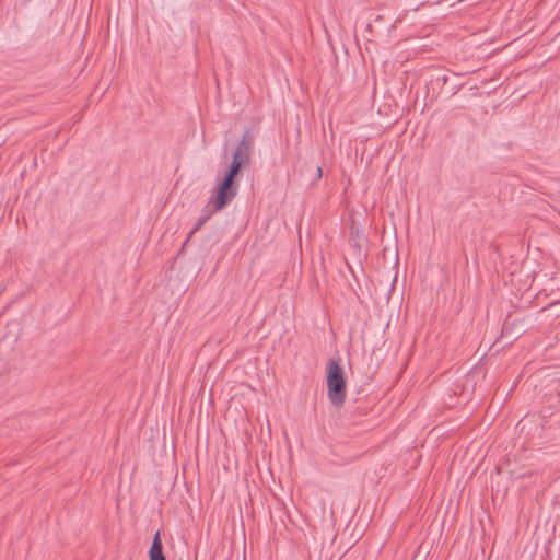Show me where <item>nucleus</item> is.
<instances>
[{"label": "nucleus", "instance_id": "nucleus-1", "mask_svg": "<svg viewBox=\"0 0 560 560\" xmlns=\"http://www.w3.org/2000/svg\"><path fill=\"white\" fill-rule=\"evenodd\" d=\"M328 398L332 406L339 408L346 399V380L339 359H330L327 372Z\"/></svg>", "mask_w": 560, "mask_h": 560}, {"label": "nucleus", "instance_id": "nucleus-2", "mask_svg": "<svg viewBox=\"0 0 560 560\" xmlns=\"http://www.w3.org/2000/svg\"><path fill=\"white\" fill-rule=\"evenodd\" d=\"M242 168L243 166L236 164V162H231L224 176L218 183L215 188H213L218 192L220 205L231 203L236 197L238 191V182L236 180V177L241 174Z\"/></svg>", "mask_w": 560, "mask_h": 560}, {"label": "nucleus", "instance_id": "nucleus-3", "mask_svg": "<svg viewBox=\"0 0 560 560\" xmlns=\"http://www.w3.org/2000/svg\"><path fill=\"white\" fill-rule=\"evenodd\" d=\"M253 145H254V136L252 135V132L249 130H246L243 133L241 141L237 143V145L233 152L232 162H236V164H238L243 167L248 166L250 163Z\"/></svg>", "mask_w": 560, "mask_h": 560}, {"label": "nucleus", "instance_id": "nucleus-4", "mask_svg": "<svg viewBox=\"0 0 560 560\" xmlns=\"http://www.w3.org/2000/svg\"><path fill=\"white\" fill-rule=\"evenodd\" d=\"M228 205L229 203H222V205L219 203L218 192L213 189L211 197L209 198L207 205L203 207V209L201 211V215H203L206 218V220L208 221L212 217V214H214L218 211H221Z\"/></svg>", "mask_w": 560, "mask_h": 560}, {"label": "nucleus", "instance_id": "nucleus-5", "mask_svg": "<svg viewBox=\"0 0 560 560\" xmlns=\"http://www.w3.org/2000/svg\"><path fill=\"white\" fill-rule=\"evenodd\" d=\"M149 559L150 560H165L160 532H156L155 535L153 536L151 547L149 549Z\"/></svg>", "mask_w": 560, "mask_h": 560}, {"label": "nucleus", "instance_id": "nucleus-6", "mask_svg": "<svg viewBox=\"0 0 560 560\" xmlns=\"http://www.w3.org/2000/svg\"><path fill=\"white\" fill-rule=\"evenodd\" d=\"M546 396H548L550 407L560 410V380H555L551 383Z\"/></svg>", "mask_w": 560, "mask_h": 560}, {"label": "nucleus", "instance_id": "nucleus-7", "mask_svg": "<svg viewBox=\"0 0 560 560\" xmlns=\"http://www.w3.org/2000/svg\"><path fill=\"white\" fill-rule=\"evenodd\" d=\"M207 222L206 218L203 215H200V218L197 220L194 229L190 231V233L188 234L187 238H186V242L187 243L189 241V238Z\"/></svg>", "mask_w": 560, "mask_h": 560}, {"label": "nucleus", "instance_id": "nucleus-8", "mask_svg": "<svg viewBox=\"0 0 560 560\" xmlns=\"http://www.w3.org/2000/svg\"><path fill=\"white\" fill-rule=\"evenodd\" d=\"M323 176V170L320 166L316 167V178L319 179Z\"/></svg>", "mask_w": 560, "mask_h": 560}]
</instances>
